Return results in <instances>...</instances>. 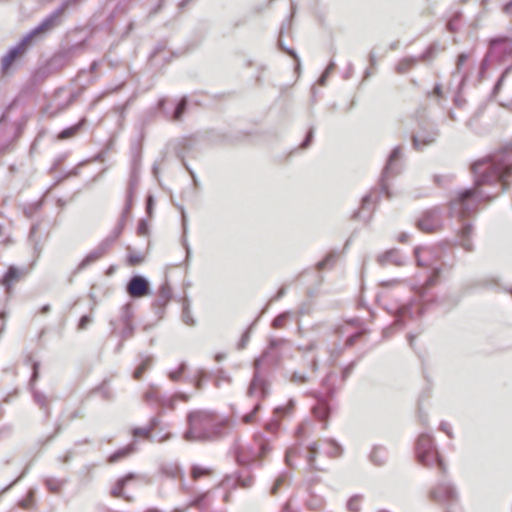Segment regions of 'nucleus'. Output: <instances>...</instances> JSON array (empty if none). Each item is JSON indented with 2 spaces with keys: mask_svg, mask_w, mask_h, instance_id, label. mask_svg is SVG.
<instances>
[{
  "mask_svg": "<svg viewBox=\"0 0 512 512\" xmlns=\"http://www.w3.org/2000/svg\"><path fill=\"white\" fill-rule=\"evenodd\" d=\"M441 270L440 268H433L431 275L427 278L424 284L422 285H414L412 286V290L417 295V299L411 300L406 304L397 306L393 310L390 311L394 316V325L398 327H402L405 325L406 321L411 319H417L421 317L424 313V299L427 293V290L433 287L440 277Z\"/></svg>",
  "mask_w": 512,
  "mask_h": 512,
  "instance_id": "3",
  "label": "nucleus"
},
{
  "mask_svg": "<svg viewBox=\"0 0 512 512\" xmlns=\"http://www.w3.org/2000/svg\"><path fill=\"white\" fill-rule=\"evenodd\" d=\"M181 212H182V222H183V246L186 250V256L187 258L190 256L191 254V250H190V247L188 245V242L186 240V231H187V225H186V216H185V213H184V210L181 209Z\"/></svg>",
  "mask_w": 512,
  "mask_h": 512,
  "instance_id": "50",
  "label": "nucleus"
},
{
  "mask_svg": "<svg viewBox=\"0 0 512 512\" xmlns=\"http://www.w3.org/2000/svg\"><path fill=\"white\" fill-rule=\"evenodd\" d=\"M419 230L425 233H432L443 227L442 210L440 207H433L423 213L417 221Z\"/></svg>",
  "mask_w": 512,
  "mask_h": 512,
  "instance_id": "11",
  "label": "nucleus"
},
{
  "mask_svg": "<svg viewBox=\"0 0 512 512\" xmlns=\"http://www.w3.org/2000/svg\"><path fill=\"white\" fill-rule=\"evenodd\" d=\"M131 317H132V310L128 304H125L121 308V316H120L121 322L123 324V328L120 333L121 341H124V340L130 338L133 334L134 327L131 322ZM121 347H122V342H120L118 344L117 349L119 350V349H121Z\"/></svg>",
  "mask_w": 512,
  "mask_h": 512,
  "instance_id": "18",
  "label": "nucleus"
},
{
  "mask_svg": "<svg viewBox=\"0 0 512 512\" xmlns=\"http://www.w3.org/2000/svg\"><path fill=\"white\" fill-rule=\"evenodd\" d=\"M313 137H314V128L311 127L309 129V131L307 132L305 139L300 144V148H302V149L308 148L309 145L311 144L312 140H313Z\"/></svg>",
  "mask_w": 512,
  "mask_h": 512,
  "instance_id": "59",
  "label": "nucleus"
},
{
  "mask_svg": "<svg viewBox=\"0 0 512 512\" xmlns=\"http://www.w3.org/2000/svg\"><path fill=\"white\" fill-rule=\"evenodd\" d=\"M500 11L505 17L512 19V0L505 1L501 6Z\"/></svg>",
  "mask_w": 512,
  "mask_h": 512,
  "instance_id": "54",
  "label": "nucleus"
},
{
  "mask_svg": "<svg viewBox=\"0 0 512 512\" xmlns=\"http://www.w3.org/2000/svg\"><path fill=\"white\" fill-rule=\"evenodd\" d=\"M39 366H40V364L38 362H34L32 365V376L30 379V387L32 390L34 401L40 406L41 409H43L45 411V414L48 417L50 415V410H49V407L47 404V397L43 393L34 389L35 382L39 376Z\"/></svg>",
  "mask_w": 512,
  "mask_h": 512,
  "instance_id": "17",
  "label": "nucleus"
},
{
  "mask_svg": "<svg viewBox=\"0 0 512 512\" xmlns=\"http://www.w3.org/2000/svg\"><path fill=\"white\" fill-rule=\"evenodd\" d=\"M319 452V447L316 442L311 443L307 446V453L305 455L309 469L317 470L315 465V459Z\"/></svg>",
  "mask_w": 512,
  "mask_h": 512,
  "instance_id": "34",
  "label": "nucleus"
},
{
  "mask_svg": "<svg viewBox=\"0 0 512 512\" xmlns=\"http://www.w3.org/2000/svg\"><path fill=\"white\" fill-rule=\"evenodd\" d=\"M460 18H461V13L460 12H457L455 13L450 19L449 21L447 22V29L448 31L450 32H456L458 30V24H459V21H460Z\"/></svg>",
  "mask_w": 512,
  "mask_h": 512,
  "instance_id": "48",
  "label": "nucleus"
},
{
  "mask_svg": "<svg viewBox=\"0 0 512 512\" xmlns=\"http://www.w3.org/2000/svg\"><path fill=\"white\" fill-rule=\"evenodd\" d=\"M309 380L310 377L304 372L294 371L290 376V381L294 384H304Z\"/></svg>",
  "mask_w": 512,
  "mask_h": 512,
  "instance_id": "46",
  "label": "nucleus"
},
{
  "mask_svg": "<svg viewBox=\"0 0 512 512\" xmlns=\"http://www.w3.org/2000/svg\"><path fill=\"white\" fill-rule=\"evenodd\" d=\"M326 443L329 445V450L327 451V455L330 457H339L342 454V447L332 439L326 440Z\"/></svg>",
  "mask_w": 512,
  "mask_h": 512,
  "instance_id": "41",
  "label": "nucleus"
},
{
  "mask_svg": "<svg viewBox=\"0 0 512 512\" xmlns=\"http://www.w3.org/2000/svg\"><path fill=\"white\" fill-rule=\"evenodd\" d=\"M113 245V238H105L102 240L99 245L93 249L91 252H89L84 259L79 263L78 270L85 269L90 264L94 263L95 261L99 260L102 256H104L108 250Z\"/></svg>",
  "mask_w": 512,
  "mask_h": 512,
  "instance_id": "16",
  "label": "nucleus"
},
{
  "mask_svg": "<svg viewBox=\"0 0 512 512\" xmlns=\"http://www.w3.org/2000/svg\"><path fill=\"white\" fill-rule=\"evenodd\" d=\"M260 409V404L257 403L253 410L250 412V413H247L245 414L243 417H242V421L246 424H249L253 421L254 417H255V414L257 413V411Z\"/></svg>",
  "mask_w": 512,
  "mask_h": 512,
  "instance_id": "60",
  "label": "nucleus"
},
{
  "mask_svg": "<svg viewBox=\"0 0 512 512\" xmlns=\"http://www.w3.org/2000/svg\"><path fill=\"white\" fill-rule=\"evenodd\" d=\"M370 461L376 466H382L387 460V451L382 446H374L370 455Z\"/></svg>",
  "mask_w": 512,
  "mask_h": 512,
  "instance_id": "29",
  "label": "nucleus"
},
{
  "mask_svg": "<svg viewBox=\"0 0 512 512\" xmlns=\"http://www.w3.org/2000/svg\"><path fill=\"white\" fill-rule=\"evenodd\" d=\"M288 477H289V475L287 473H283L277 477V479L275 480V482L270 490L272 495H275L277 493L280 486L286 482Z\"/></svg>",
  "mask_w": 512,
  "mask_h": 512,
  "instance_id": "49",
  "label": "nucleus"
},
{
  "mask_svg": "<svg viewBox=\"0 0 512 512\" xmlns=\"http://www.w3.org/2000/svg\"><path fill=\"white\" fill-rule=\"evenodd\" d=\"M270 450V439L256 434L250 445L237 448L236 460L241 465H247L262 459Z\"/></svg>",
  "mask_w": 512,
  "mask_h": 512,
  "instance_id": "5",
  "label": "nucleus"
},
{
  "mask_svg": "<svg viewBox=\"0 0 512 512\" xmlns=\"http://www.w3.org/2000/svg\"><path fill=\"white\" fill-rule=\"evenodd\" d=\"M140 165H141V153L137 148H135L132 152L131 171H130V178L128 181V188H127V194H129V198H133L134 193L139 185Z\"/></svg>",
  "mask_w": 512,
  "mask_h": 512,
  "instance_id": "14",
  "label": "nucleus"
},
{
  "mask_svg": "<svg viewBox=\"0 0 512 512\" xmlns=\"http://www.w3.org/2000/svg\"><path fill=\"white\" fill-rule=\"evenodd\" d=\"M371 204V195H365L362 198L361 208L355 212L354 217L357 219H369V214L366 215L365 211L368 210V206Z\"/></svg>",
  "mask_w": 512,
  "mask_h": 512,
  "instance_id": "38",
  "label": "nucleus"
},
{
  "mask_svg": "<svg viewBox=\"0 0 512 512\" xmlns=\"http://www.w3.org/2000/svg\"><path fill=\"white\" fill-rule=\"evenodd\" d=\"M159 425V419L157 417H153L150 420V424L146 428H135L133 430V435L135 437L137 436H144L149 437L151 441H157V442H163L171 437L169 433L165 434L164 436L158 437L157 435L150 436V433L152 430H154Z\"/></svg>",
  "mask_w": 512,
  "mask_h": 512,
  "instance_id": "21",
  "label": "nucleus"
},
{
  "mask_svg": "<svg viewBox=\"0 0 512 512\" xmlns=\"http://www.w3.org/2000/svg\"><path fill=\"white\" fill-rule=\"evenodd\" d=\"M186 369V364L183 362L179 365L178 369L175 370V371H170L169 372V378L172 380V381H179L180 378H181V375L183 374V372L185 371Z\"/></svg>",
  "mask_w": 512,
  "mask_h": 512,
  "instance_id": "52",
  "label": "nucleus"
},
{
  "mask_svg": "<svg viewBox=\"0 0 512 512\" xmlns=\"http://www.w3.org/2000/svg\"><path fill=\"white\" fill-rule=\"evenodd\" d=\"M439 429L444 432L449 438H453V432L451 425L448 422L442 421L440 423Z\"/></svg>",
  "mask_w": 512,
  "mask_h": 512,
  "instance_id": "64",
  "label": "nucleus"
},
{
  "mask_svg": "<svg viewBox=\"0 0 512 512\" xmlns=\"http://www.w3.org/2000/svg\"><path fill=\"white\" fill-rule=\"evenodd\" d=\"M433 248L431 247H422L418 246L414 249V256L416 259V264L418 267H429L432 265V261L430 259H424L422 257L423 254L432 255Z\"/></svg>",
  "mask_w": 512,
  "mask_h": 512,
  "instance_id": "28",
  "label": "nucleus"
},
{
  "mask_svg": "<svg viewBox=\"0 0 512 512\" xmlns=\"http://www.w3.org/2000/svg\"><path fill=\"white\" fill-rule=\"evenodd\" d=\"M135 478H136V474H135V473H132V472H130V473L126 474L125 476H123V477L119 478V479L116 481V483H115L114 487L111 489V492H110V493H111V495H112L113 497H123L125 500H128V501H129V500H130V497L125 496V495L123 494V489H124V487L126 486V484H127L128 482H130V481L134 480Z\"/></svg>",
  "mask_w": 512,
  "mask_h": 512,
  "instance_id": "24",
  "label": "nucleus"
},
{
  "mask_svg": "<svg viewBox=\"0 0 512 512\" xmlns=\"http://www.w3.org/2000/svg\"><path fill=\"white\" fill-rule=\"evenodd\" d=\"M172 298V290L168 282H164L159 288L154 305L158 308H164Z\"/></svg>",
  "mask_w": 512,
  "mask_h": 512,
  "instance_id": "26",
  "label": "nucleus"
},
{
  "mask_svg": "<svg viewBox=\"0 0 512 512\" xmlns=\"http://www.w3.org/2000/svg\"><path fill=\"white\" fill-rule=\"evenodd\" d=\"M474 186L455 193L449 201V215L463 220L478 211L482 202H489L509 187L512 175V141L471 166Z\"/></svg>",
  "mask_w": 512,
  "mask_h": 512,
  "instance_id": "1",
  "label": "nucleus"
},
{
  "mask_svg": "<svg viewBox=\"0 0 512 512\" xmlns=\"http://www.w3.org/2000/svg\"><path fill=\"white\" fill-rule=\"evenodd\" d=\"M452 181L451 175H434V182L436 185L443 187Z\"/></svg>",
  "mask_w": 512,
  "mask_h": 512,
  "instance_id": "53",
  "label": "nucleus"
},
{
  "mask_svg": "<svg viewBox=\"0 0 512 512\" xmlns=\"http://www.w3.org/2000/svg\"><path fill=\"white\" fill-rule=\"evenodd\" d=\"M439 136V130L435 126H420L412 135V145L416 150H423L433 144Z\"/></svg>",
  "mask_w": 512,
  "mask_h": 512,
  "instance_id": "13",
  "label": "nucleus"
},
{
  "mask_svg": "<svg viewBox=\"0 0 512 512\" xmlns=\"http://www.w3.org/2000/svg\"><path fill=\"white\" fill-rule=\"evenodd\" d=\"M80 95V92H71L65 102H58L56 104H51L48 106V109L53 108L55 106V109L50 112V115L54 116L62 111H64L66 108H68Z\"/></svg>",
  "mask_w": 512,
  "mask_h": 512,
  "instance_id": "31",
  "label": "nucleus"
},
{
  "mask_svg": "<svg viewBox=\"0 0 512 512\" xmlns=\"http://www.w3.org/2000/svg\"><path fill=\"white\" fill-rule=\"evenodd\" d=\"M415 452L418 461L422 465L426 467L437 465L443 474L446 473L447 467L443 460L440 458L434 441L429 434L422 433L418 437L415 445Z\"/></svg>",
  "mask_w": 512,
  "mask_h": 512,
  "instance_id": "4",
  "label": "nucleus"
},
{
  "mask_svg": "<svg viewBox=\"0 0 512 512\" xmlns=\"http://www.w3.org/2000/svg\"><path fill=\"white\" fill-rule=\"evenodd\" d=\"M237 483L243 488H248L253 483V477L248 473L246 475L239 474L237 477Z\"/></svg>",
  "mask_w": 512,
  "mask_h": 512,
  "instance_id": "51",
  "label": "nucleus"
},
{
  "mask_svg": "<svg viewBox=\"0 0 512 512\" xmlns=\"http://www.w3.org/2000/svg\"><path fill=\"white\" fill-rule=\"evenodd\" d=\"M182 321L188 325L193 326L195 324V320L192 317L191 310H190V300L185 297L182 302Z\"/></svg>",
  "mask_w": 512,
  "mask_h": 512,
  "instance_id": "36",
  "label": "nucleus"
},
{
  "mask_svg": "<svg viewBox=\"0 0 512 512\" xmlns=\"http://www.w3.org/2000/svg\"><path fill=\"white\" fill-rule=\"evenodd\" d=\"M141 362L138 367L135 369L133 373V377L136 380H139L142 374L151 366L153 358L152 356H140Z\"/></svg>",
  "mask_w": 512,
  "mask_h": 512,
  "instance_id": "35",
  "label": "nucleus"
},
{
  "mask_svg": "<svg viewBox=\"0 0 512 512\" xmlns=\"http://www.w3.org/2000/svg\"><path fill=\"white\" fill-rule=\"evenodd\" d=\"M360 502L361 496L354 495L347 502V509L350 512H359L360 511Z\"/></svg>",
  "mask_w": 512,
  "mask_h": 512,
  "instance_id": "47",
  "label": "nucleus"
},
{
  "mask_svg": "<svg viewBox=\"0 0 512 512\" xmlns=\"http://www.w3.org/2000/svg\"><path fill=\"white\" fill-rule=\"evenodd\" d=\"M278 45H279V48H280L283 52L287 53L288 55H290L291 57H293V58L296 60V62H297V66L299 67V64H300V63H299V58H298V56H297L296 52H295L293 49H290V48L286 47V46L283 44V42H282L281 38H279V40H278Z\"/></svg>",
  "mask_w": 512,
  "mask_h": 512,
  "instance_id": "55",
  "label": "nucleus"
},
{
  "mask_svg": "<svg viewBox=\"0 0 512 512\" xmlns=\"http://www.w3.org/2000/svg\"><path fill=\"white\" fill-rule=\"evenodd\" d=\"M468 59H469L468 53H460L456 60L455 71L452 73V78L459 77V87H458L459 91L462 89V87L467 79V76L464 73H462V68Z\"/></svg>",
  "mask_w": 512,
  "mask_h": 512,
  "instance_id": "25",
  "label": "nucleus"
},
{
  "mask_svg": "<svg viewBox=\"0 0 512 512\" xmlns=\"http://www.w3.org/2000/svg\"><path fill=\"white\" fill-rule=\"evenodd\" d=\"M126 290L132 298H140L151 293L149 282L142 275L132 276L127 283Z\"/></svg>",
  "mask_w": 512,
  "mask_h": 512,
  "instance_id": "15",
  "label": "nucleus"
},
{
  "mask_svg": "<svg viewBox=\"0 0 512 512\" xmlns=\"http://www.w3.org/2000/svg\"><path fill=\"white\" fill-rule=\"evenodd\" d=\"M508 57H512V39L507 36L494 37L489 40V50L482 65L489 61L501 62Z\"/></svg>",
  "mask_w": 512,
  "mask_h": 512,
  "instance_id": "8",
  "label": "nucleus"
},
{
  "mask_svg": "<svg viewBox=\"0 0 512 512\" xmlns=\"http://www.w3.org/2000/svg\"><path fill=\"white\" fill-rule=\"evenodd\" d=\"M335 260H336V253L330 252L329 254H327L324 257L323 260H321L320 262L317 263V269L322 270L326 267H331L335 263Z\"/></svg>",
  "mask_w": 512,
  "mask_h": 512,
  "instance_id": "42",
  "label": "nucleus"
},
{
  "mask_svg": "<svg viewBox=\"0 0 512 512\" xmlns=\"http://www.w3.org/2000/svg\"><path fill=\"white\" fill-rule=\"evenodd\" d=\"M473 232V226L471 223H463L462 227L458 232V239L455 241V245L461 246L464 250L470 252L473 250V243L471 241V235Z\"/></svg>",
  "mask_w": 512,
  "mask_h": 512,
  "instance_id": "20",
  "label": "nucleus"
},
{
  "mask_svg": "<svg viewBox=\"0 0 512 512\" xmlns=\"http://www.w3.org/2000/svg\"><path fill=\"white\" fill-rule=\"evenodd\" d=\"M27 273L25 269L17 268L16 266H10L6 273L4 274L2 278V285L5 287L7 291L11 289V287L18 282L22 276H24Z\"/></svg>",
  "mask_w": 512,
  "mask_h": 512,
  "instance_id": "22",
  "label": "nucleus"
},
{
  "mask_svg": "<svg viewBox=\"0 0 512 512\" xmlns=\"http://www.w3.org/2000/svg\"><path fill=\"white\" fill-rule=\"evenodd\" d=\"M86 122V119L85 118H82L80 119V121L78 123H76L75 125H72L70 127H67L65 129H63L59 134H58V139L59 140H66V139H69L73 136H75L79 130L83 127V125L85 124Z\"/></svg>",
  "mask_w": 512,
  "mask_h": 512,
  "instance_id": "32",
  "label": "nucleus"
},
{
  "mask_svg": "<svg viewBox=\"0 0 512 512\" xmlns=\"http://www.w3.org/2000/svg\"><path fill=\"white\" fill-rule=\"evenodd\" d=\"M124 221L125 220H122L120 218V220H119L117 226L115 227V229L113 230V232L106 238H113V243H114L116 241V239L119 237V235L122 233Z\"/></svg>",
  "mask_w": 512,
  "mask_h": 512,
  "instance_id": "56",
  "label": "nucleus"
},
{
  "mask_svg": "<svg viewBox=\"0 0 512 512\" xmlns=\"http://www.w3.org/2000/svg\"><path fill=\"white\" fill-rule=\"evenodd\" d=\"M211 473V469L200 465H193L191 468V478L198 480L200 477L207 476Z\"/></svg>",
  "mask_w": 512,
  "mask_h": 512,
  "instance_id": "40",
  "label": "nucleus"
},
{
  "mask_svg": "<svg viewBox=\"0 0 512 512\" xmlns=\"http://www.w3.org/2000/svg\"><path fill=\"white\" fill-rule=\"evenodd\" d=\"M437 51V44L433 43L419 56L417 57L420 61H430L433 59L435 53Z\"/></svg>",
  "mask_w": 512,
  "mask_h": 512,
  "instance_id": "44",
  "label": "nucleus"
},
{
  "mask_svg": "<svg viewBox=\"0 0 512 512\" xmlns=\"http://www.w3.org/2000/svg\"><path fill=\"white\" fill-rule=\"evenodd\" d=\"M313 413L318 419L325 420L330 414V408L325 402L321 401L313 408Z\"/></svg>",
  "mask_w": 512,
  "mask_h": 512,
  "instance_id": "37",
  "label": "nucleus"
},
{
  "mask_svg": "<svg viewBox=\"0 0 512 512\" xmlns=\"http://www.w3.org/2000/svg\"><path fill=\"white\" fill-rule=\"evenodd\" d=\"M290 317V312L289 311H285L281 314H279L277 317H275L272 321V327L274 329H279V328H282L285 324V322L289 319Z\"/></svg>",
  "mask_w": 512,
  "mask_h": 512,
  "instance_id": "43",
  "label": "nucleus"
},
{
  "mask_svg": "<svg viewBox=\"0 0 512 512\" xmlns=\"http://www.w3.org/2000/svg\"><path fill=\"white\" fill-rule=\"evenodd\" d=\"M18 505L22 509H30L33 505V492L30 491L28 497L26 499L20 500Z\"/></svg>",
  "mask_w": 512,
  "mask_h": 512,
  "instance_id": "58",
  "label": "nucleus"
},
{
  "mask_svg": "<svg viewBox=\"0 0 512 512\" xmlns=\"http://www.w3.org/2000/svg\"><path fill=\"white\" fill-rule=\"evenodd\" d=\"M302 449L300 447V445H294V446H291L289 447L287 450H286V453H285V463L287 466H289L290 468H294L295 464H294V460L298 457H301L302 456Z\"/></svg>",
  "mask_w": 512,
  "mask_h": 512,
  "instance_id": "33",
  "label": "nucleus"
},
{
  "mask_svg": "<svg viewBox=\"0 0 512 512\" xmlns=\"http://www.w3.org/2000/svg\"><path fill=\"white\" fill-rule=\"evenodd\" d=\"M403 152L402 147H395L391 153L389 154L386 164L383 168L379 185L381 192L384 193L388 198L391 197L390 192L388 190V179L398 175L402 170V159Z\"/></svg>",
  "mask_w": 512,
  "mask_h": 512,
  "instance_id": "7",
  "label": "nucleus"
},
{
  "mask_svg": "<svg viewBox=\"0 0 512 512\" xmlns=\"http://www.w3.org/2000/svg\"><path fill=\"white\" fill-rule=\"evenodd\" d=\"M498 284V279L492 277H486L480 280V285L486 288H491Z\"/></svg>",
  "mask_w": 512,
  "mask_h": 512,
  "instance_id": "63",
  "label": "nucleus"
},
{
  "mask_svg": "<svg viewBox=\"0 0 512 512\" xmlns=\"http://www.w3.org/2000/svg\"><path fill=\"white\" fill-rule=\"evenodd\" d=\"M165 105V99H160L158 101V107L161 109L166 117L173 121H180L182 119L183 114L185 113L188 105L187 97H182L175 105L173 110L168 111L164 107Z\"/></svg>",
  "mask_w": 512,
  "mask_h": 512,
  "instance_id": "19",
  "label": "nucleus"
},
{
  "mask_svg": "<svg viewBox=\"0 0 512 512\" xmlns=\"http://www.w3.org/2000/svg\"><path fill=\"white\" fill-rule=\"evenodd\" d=\"M378 263L381 266H385L388 263L394 264L396 266H403L405 264V258L399 253L397 249H391L381 254L377 258Z\"/></svg>",
  "mask_w": 512,
  "mask_h": 512,
  "instance_id": "23",
  "label": "nucleus"
},
{
  "mask_svg": "<svg viewBox=\"0 0 512 512\" xmlns=\"http://www.w3.org/2000/svg\"><path fill=\"white\" fill-rule=\"evenodd\" d=\"M229 422L209 410H192L186 415L183 439L187 442H213L225 434Z\"/></svg>",
  "mask_w": 512,
  "mask_h": 512,
  "instance_id": "2",
  "label": "nucleus"
},
{
  "mask_svg": "<svg viewBox=\"0 0 512 512\" xmlns=\"http://www.w3.org/2000/svg\"><path fill=\"white\" fill-rule=\"evenodd\" d=\"M294 407V401L293 400H289V402L287 403V405H284V406H277L275 409H274V414L281 418V417H284L285 415L289 414L291 412V410L293 409Z\"/></svg>",
  "mask_w": 512,
  "mask_h": 512,
  "instance_id": "45",
  "label": "nucleus"
},
{
  "mask_svg": "<svg viewBox=\"0 0 512 512\" xmlns=\"http://www.w3.org/2000/svg\"><path fill=\"white\" fill-rule=\"evenodd\" d=\"M267 353L268 352L266 351L261 357L255 359L254 361V374L247 391V394L250 397L264 399L269 394V385L266 379L261 376L259 371Z\"/></svg>",
  "mask_w": 512,
  "mask_h": 512,
  "instance_id": "9",
  "label": "nucleus"
},
{
  "mask_svg": "<svg viewBox=\"0 0 512 512\" xmlns=\"http://www.w3.org/2000/svg\"><path fill=\"white\" fill-rule=\"evenodd\" d=\"M419 62V59L417 57L413 56H407L399 60V62L396 65V72L398 74H405L410 69L414 68L417 63Z\"/></svg>",
  "mask_w": 512,
  "mask_h": 512,
  "instance_id": "30",
  "label": "nucleus"
},
{
  "mask_svg": "<svg viewBox=\"0 0 512 512\" xmlns=\"http://www.w3.org/2000/svg\"><path fill=\"white\" fill-rule=\"evenodd\" d=\"M64 483L65 481L56 478H47L45 480V485L47 489L52 493H58L61 490Z\"/></svg>",
  "mask_w": 512,
  "mask_h": 512,
  "instance_id": "39",
  "label": "nucleus"
},
{
  "mask_svg": "<svg viewBox=\"0 0 512 512\" xmlns=\"http://www.w3.org/2000/svg\"><path fill=\"white\" fill-rule=\"evenodd\" d=\"M313 310L311 302H304L300 305L298 313L300 315H309Z\"/></svg>",
  "mask_w": 512,
  "mask_h": 512,
  "instance_id": "62",
  "label": "nucleus"
},
{
  "mask_svg": "<svg viewBox=\"0 0 512 512\" xmlns=\"http://www.w3.org/2000/svg\"><path fill=\"white\" fill-rule=\"evenodd\" d=\"M30 43L31 41L26 36H24L16 45L7 51V53L1 59L2 74L8 73L16 60L26 53Z\"/></svg>",
  "mask_w": 512,
  "mask_h": 512,
  "instance_id": "12",
  "label": "nucleus"
},
{
  "mask_svg": "<svg viewBox=\"0 0 512 512\" xmlns=\"http://www.w3.org/2000/svg\"><path fill=\"white\" fill-rule=\"evenodd\" d=\"M135 451H136L135 443H130V444L126 445L125 447H122V448L116 450L115 452H113L107 458V462L110 463V464L116 463L119 460H121L123 458H126L130 454L134 453Z\"/></svg>",
  "mask_w": 512,
  "mask_h": 512,
  "instance_id": "27",
  "label": "nucleus"
},
{
  "mask_svg": "<svg viewBox=\"0 0 512 512\" xmlns=\"http://www.w3.org/2000/svg\"><path fill=\"white\" fill-rule=\"evenodd\" d=\"M356 363L354 361L350 362L347 366H345L341 373L342 381H346L348 377L351 375L355 368Z\"/></svg>",
  "mask_w": 512,
  "mask_h": 512,
  "instance_id": "57",
  "label": "nucleus"
},
{
  "mask_svg": "<svg viewBox=\"0 0 512 512\" xmlns=\"http://www.w3.org/2000/svg\"><path fill=\"white\" fill-rule=\"evenodd\" d=\"M429 498L436 503L445 505V512H452V506L459 501V494L452 481L442 479L431 488Z\"/></svg>",
  "mask_w": 512,
  "mask_h": 512,
  "instance_id": "6",
  "label": "nucleus"
},
{
  "mask_svg": "<svg viewBox=\"0 0 512 512\" xmlns=\"http://www.w3.org/2000/svg\"><path fill=\"white\" fill-rule=\"evenodd\" d=\"M208 493L205 492V493H202L198 496H196L192 501H191V505L194 506V507H198L200 509L203 508V503L207 497Z\"/></svg>",
  "mask_w": 512,
  "mask_h": 512,
  "instance_id": "61",
  "label": "nucleus"
},
{
  "mask_svg": "<svg viewBox=\"0 0 512 512\" xmlns=\"http://www.w3.org/2000/svg\"><path fill=\"white\" fill-rule=\"evenodd\" d=\"M64 13L58 6L25 36L32 42L34 38L51 32L62 23Z\"/></svg>",
  "mask_w": 512,
  "mask_h": 512,
  "instance_id": "10",
  "label": "nucleus"
}]
</instances>
